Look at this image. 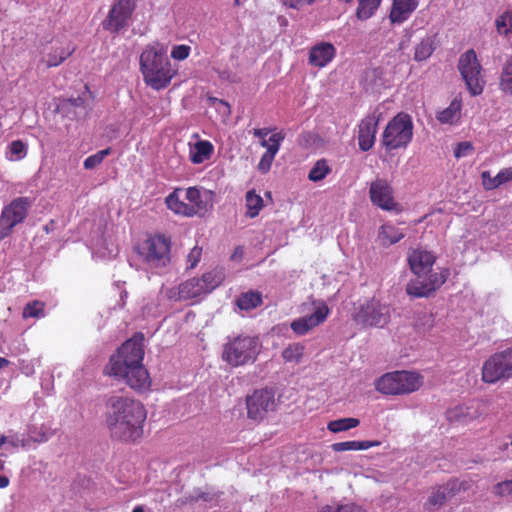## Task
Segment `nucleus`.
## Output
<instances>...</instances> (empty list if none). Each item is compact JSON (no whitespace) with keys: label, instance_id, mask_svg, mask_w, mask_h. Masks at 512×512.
<instances>
[{"label":"nucleus","instance_id":"nucleus-1","mask_svg":"<svg viewBox=\"0 0 512 512\" xmlns=\"http://www.w3.org/2000/svg\"><path fill=\"white\" fill-rule=\"evenodd\" d=\"M144 336L136 333L112 355L105 368L106 374L124 381L129 387L138 391H147L151 386V379L147 369L142 364L144 357Z\"/></svg>","mask_w":512,"mask_h":512},{"label":"nucleus","instance_id":"nucleus-2","mask_svg":"<svg viewBox=\"0 0 512 512\" xmlns=\"http://www.w3.org/2000/svg\"><path fill=\"white\" fill-rule=\"evenodd\" d=\"M144 406L134 399L112 395L106 400L105 422L113 438L130 441L143 434Z\"/></svg>","mask_w":512,"mask_h":512},{"label":"nucleus","instance_id":"nucleus-3","mask_svg":"<svg viewBox=\"0 0 512 512\" xmlns=\"http://www.w3.org/2000/svg\"><path fill=\"white\" fill-rule=\"evenodd\" d=\"M435 261V255L427 250L416 249L409 254L408 263L416 278L410 280L406 286L408 295L416 298L428 297L446 282L449 270L432 272Z\"/></svg>","mask_w":512,"mask_h":512},{"label":"nucleus","instance_id":"nucleus-4","mask_svg":"<svg viewBox=\"0 0 512 512\" xmlns=\"http://www.w3.org/2000/svg\"><path fill=\"white\" fill-rule=\"evenodd\" d=\"M140 69L145 83L155 90L166 88L177 72L167 58L166 48L159 43L143 50L140 55Z\"/></svg>","mask_w":512,"mask_h":512},{"label":"nucleus","instance_id":"nucleus-5","mask_svg":"<svg viewBox=\"0 0 512 512\" xmlns=\"http://www.w3.org/2000/svg\"><path fill=\"white\" fill-rule=\"evenodd\" d=\"M165 203L175 214L204 216L213 207V193L197 187L177 188L166 197Z\"/></svg>","mask_w":512,"mask_h":512},{"label":"nucleus","instance_id":"nucleus-6","mask_svg":"<svg viewBox=\"0 0 512 512\" xmlns=\"http://www.w3.org/2000/svg\"><path fill=\"white\" fill-rule=\"evenodd\" d=\"M262 345L257 337L238 335L229 337L223 345L222 360L231 367H240L256 361Z\"/></svg>","mask_w":512,"mask_h":512},{"label":"nucleus","instance_id":"nucleus-7","mask_svg":"<svg viewBox=\"0 0 512 512\" xmlns=\"http://www.w3.org/2000/svg\"><path fill=\"white\" fill-rule=\"evenodd\" d=\"M224 279L221 271L213 270L204 273L201 278H192L167 291V297L173 301L194 299L212 292Z\"/></svg>","mask_w":512,"mask_h":512},{"label":"nucleus","instance_id":"nucleus-8","mask_svg":"<svg viewBox=\"0 0 512 512\" xmlns=\"http://www.w3.org/2000/svg\"><path fill=\"white\" fill-rule=\"evenodd\" d=\"M423 384L420 374L410 371H395L381 376L376 382V389L382 394H408L418 390Z\"/></svg>","mask_w":512,"mask_h":512},{"label":"nucleus","instance_id":"nucleus-9","mask_svg":"<svg viewBox=\"0 0 512 512\" xmlns=\"http://www.w3.org/2000/svg\"><path fill=\"white\" fill-rule=\"evenodd\" d=\"M412 137V118L406 113H398L387 123L382 135V144L387 150L406 148Z\"/></svg>","mask_w":512,"mask_h":512},{"label":"nucleus","instance_id":"nucleus-10","mask_svg":"<svg viewBox=\"0 0 512 512\" xmlns=\"http://www.w3.org/2000/svg\"><path fill=\"white\" fill-rule=\"evenodd\" d=\"M353 318L365 327H384L390 321V308L373 297L360 304Z\"/></svg>","mask_w":512,"mask_h":512},{"label":"nucleus","instance_id":"nucleus-11","mask_svg":"<svg viewBox=\"0 0 512 512\" xmlns=\"http://www.w3.org/2000/svg\"><path fill=\"white\" fill-rule=\"evenodd\" d=\"M458 70L472 96L483 92L485 81L481 75L482 68L473 49L460 56Z\"/></svg>","mask_w":512,"mask_h":512},{"label":"nucleus","instance_id":"nucleus-12","mask_svg":"<svg viewBox=\"0 0 512 512\" xmlns=\"http://www.w3.org/2000/svg\"><path fill=\"white\" fill-rule=\"evenodd\" d=\"M138 253L151 268L165 267L170 262V244L164 236L148 238L139 245Z\"/></svg>","mask_w":512,"mask_h":512},{"label":"nucleus","instance_id":"nucleus-13","mask_svg":"<svg viewBox=\"0 0 512 512\" xmlns=\"http://www.w3.org/2000/svg\"><path fill=\"white\" fill-rule=\"evenodd\" d=\"M512 377V348L493 354L482 367V380L493 384Z\"/></svg>","mask_w":512,"mask_h":512},{"label":"nucleus","instance_id":"nucleus-14","mask_svg":"<svg viewBox=\"0 0 512 512\" xmlns=\"http://www.w3.org/2000/svg\"><path fill=\"white\" fill-rule=\"evenodd\" d=\"M30 209V202L26 197H18L5 206L0 215V240L8 237L13 228L22 223Z\"/></svg>","mask_w":512,"mask_h":512},{"label":"nucleus","instance_id":"nucleus-15","mask_svg":"<svg viewBox=\"0 0 512 512\" xmlns=\"http://www.w3.org/2000/svg\"><path fill=\"white\" fill-rule=\"evenodd\" d=\"M248 417L253 420H263L266 415L277 408V400L273 389L255 390L246 399Z\"/></svg>","mask_w":512,"mask_h":512},{"label":"nucleus","instance_id":"nucleus-16","mask_svg":"<svg viewBox=\"0 0 512 512\" xmlns=\"http://www.w3.org/2000/svg\"><path fill=\"white\" fill-rule=\"evenodd\" d=\"M134 10V0H115L103 22V27L112 33H119L125 30L129 25Z\"/></svg>","mask_w":512,"mask_h":512},{"label":"nucleus","instance_id":"nucleus-17","mask_svg":"<svg viewBox=\"0 0 512 512\" xmlns=\"http://www.w3.org/2000/svg\"><path fill=\"white\" fill-rule=\"evenodd\" d=\"M369 196L371 202L387 211H399V204L394 200L393 189L387 180L377 178L370 184Z\"/></svg>","mask_w":512,"mask_h":512},{"label":"nucleus","instance_id":"nucleus-18","mask_svg":"<svg viewBox=\"0 0 512 512\" xmlns=\"http://www.w3.org/2000/svg\"><path fill=\"white\" fill-rule=\"evenodd\" d=\"M328 306L321 302L316 306L315 311L308 315L295 319L291 322V329L297 335H305L316 326L323 323L329 315Z\"/></svg>","mask_w":512,"mask_h":512},{"label":"nucleus","instance_id":"nucleus-19","mask_svg":"<svg viewBox=\"0 0 512 512\" xmlns=\"http://www.w3.org/2000/svg\"><path fill=\"white\" fill-rule=\"evenodd\" d=\"M335 56L336 48L332 43L320 42L311 47L308 61L314 67L324 68Z\"/></svg>","mask_w":512,"mask_h":512},{"label":"nucleus","instance_id":"nucleus-20","mask_svg":"<svg viewBox=\"0 0 512 512\" xmlns=\"http://www.w3.org/2000/svg\"><path fill=\"white\" fill-rule=\"evenodd\" d=\"M378 120L375 116H367L359 124L358 143L362 151L370 150L374 143L377 132Z\"/></svg>","mask_w":512,"mask_h":512},{"label":"nucleus","instance_id":"nucleus-21","mask_svg":"<svg viewBox=\"0 0 512 512\" xmlns=\"http://www.w3.org/2000/svg\"><path fill=\"white\" fill-rule=\"evenodd\" d=\"M419 0H393L389 19L392 23L401 24L417 9Z\"/></svg>","mask_w":512,"mask_h":512},{"label":"nucleus","instance_id":"nucleus-22","mask_svg":"<svg viewBox=\"0 0 512 512\" xmlns=\"http://www.w3.org/2000/svg\"><path fill=\"white\" fill-rule=\"evenodd\" d=\"M214 152V146L208 140H198L196 143H189V158L193 164H201L209 160Z\"/></svg>","mask_w":512,"mask_h":512},{"label":"nucleus","instance_id":"nucleus-23","mask_svg":"<svg viewBox=\"0 0 512 512\" xmlns=\"http://www.w3.org/2000/svg\"><path fill=\"white\" fill-rule=\"evenodd\" d=\"M285 135L282 132H275L270 136V141L274 142L271 148H269V151H266L259 163H258V170L261 173H267L272 165V162L278 153L280 149L281 142L284 140Z\"/></svg>","mask_w":512,"mask_h":512},{"label":"nucleus","instance_id":"nucleus-24","mask_svg":"<svg viewBox=\"0 0 512 512\" xmlns=\"http://www.w3.org/2000/svg\"><path fill=\"white\" fill-rule=\"evenodd\" d=\"M482 183L485 189L494 190L501 185L512 182V167L500 170L496 176L492 177L489 171L481 174Z\"/></svg>","mask_w":512,"mask_h":512},{"label":"nucleus","instance_id":"nucleus-25","mask_svg":"<svg viewBox=\"0 0 512 512\" xmlns=\"http://www.w3.org/2000/svg\"><path fill=\"white\" fill-rule=\"evenodd\" d=\"M453 495V487H450L449 485L440 486L432 491L425 503V507L428 511L438 510L447 501V499Z\"/></svg>","mask_w":512,"mask_h":512},{"label":"nucleus","instance_id":"nucleus-26","mask_svg":"<svg viewBox=\"0 0 512 512\" xmlns=\"http://www.w3.org/2000/svg\"><path fill=\"white\" fill-rule=\"evenodd\" d=\"M479 416V412L474 407L469 406H457L449 409L446 412V417L449 422L456 423H466L476 417Z\"/></svg>","mask_w":512,"mask_h":512},{"label":"nucleus","instance_id":"nucleus-27","mask_svg":"<svg viewBox=\"0 0 512 512\" xmlns=\"http://www.w3.org/2000/svg\"><path fill=\"white\" fill-rule=\"evenodd\" d=\"M462 102L460 99L455 98L450 105L438 112L437 119L443 124H453L460 119Z\"/></svg>","mask_w":512,"mask_h":512},{"label":"nucleus","instance_id":"nucleus-28","mask_svg":"<svg viewBox=\"0 0 512 512\" xmlns=\"http://www.w3.org/2000/svg\"><path fill=\"white\" fill-rule=\"evenodd\" d=\"M404 236L405 233L402 230L390 224L382 225L378 234L380 242L385 246L397 243Z\"/></svg>","mask_w":512,"mask_h":512},{"label":"nucleus","instance_id":"nucleus-29","mask_svg":"<svg viewBox=\"0 0 512 512\" xmlns=\"http://www.w3.org/2000/svg\"><path fill=\"white\" fill-rule=\"evenodd\" d=\"M436 48L435 37L426 36L415 47L414 60L421 62L428 59Z\"/></svg>","mask_w":512,"mask_h":512},{"label":"nucleus","instance_id":"nucleus-30","mask_svg":"<svg viewBox=\"0 0 512 512\" xmlns=\"http://www.w3.org/2000/svg\"><path fill=\"white\" fill-rule=\"evenodd\" d=\"M382 0H358L356 9V17L361 21L371 18L378 8Z\"/></svg>","mask_w":512,"mask_h":512},{"label":"nucleus","instance_id":"nucleus-31","mask_svg":"<svg viewBox=\"0 0 512 512\" xmlns=\"http://www.w3.org/2000/svg\"><path fill=\"white\" fill-rule=\"evenodd\" d=\"M379 442L377 441H345V442H337L332 445V449L335 452H343L349 450H367L371 447L378 446Z\"/></svg>","mask_w":512,"mask_h":512},{"label":"nucleus","instance_id":"nucleus-32","mask_svg":"<svg viewBox=\"0 0 512 512\" xmlns=\"http://www.w3.org/2000/svg\"><path fill=\"white\" fill-rule=\"evenodd\" d=\"M304 350H305V346L301 343L289 344L282 351V358L287 363L298 364L303 357Z\"/></svg>","mask_w":512,"mask_h":512},{"label":"nucleus","instance_id":"nucleus-33","mask_svg":"<svg viewBox=\"0 0 512 512\" xmlns=\"http://www.w3.org/2000/svg\"><path fill=\"white\" fill-rule=\"evenodd\" d=\"M360 424V421L357 418H341L332 420L328 423L327 428L329 431L333 433L347 431L351 428H355Z\"/></svg>","mask_w":512,"mask_h":512},{"label":"nucleus","instance_id":"nucleus-34","mask_svg":"<svg viewBox=\"0 0 512 512\" xmlns=\"http://www.w3.org/2000/svg\"><path fill=\"white\" fill-rule=\"evenodd\" d=\"M262 302L261 295L257 292H247L242 294L237 299V306L241 310H251L256 308L258 305H260Z\"/></svg>","mask_w":512,"mask_h":512},{"label":"nucleus","instance_id":"nucleus-35","mask_svg":"<svg viewBox=\"0 0 512 512\" xmlns=\"http://www.w3.org/2000/svg\"><path fill=\"white\" fill-rule=\"evenodd\" d=\"M73 52L71 48H55L53 49L46 58L47 67H56L60 65L65 59H67Z\"/></svg>","mask_w":512,"mask_h":512},{"label":"nucleus","instance_id":"nucleus-36","mask_svg":"<svg viewBox=\"0 0 512 512\" xmlns=\"http://www.w3.org/2000/svg\"><path fill=\"white\" fill-rule=\"evenodd\" d=\"M330 172L331 168L327 161L325 159H320L309 171L308 179L312 182H319L323 180Z\"/></svg>","mask_w":512,"mask_h":512},{"label":"nucleus","instance_id":"nucleus-37","mask_svg":"<svg viewBox=\"0 0 512 512\" xmlns=\"http://www.w3.org/2000/svg\"><path fill=\"white\" fill-rule=\"evenodd\" d=\"M247 215L251 218L257 216L263 207V199L254 191H248L246 194Z\"/></svg>","mask_w":512,"mask_h":512},{"label":"nucleus","instance_id":"nucleus-38","mask_svg":"<svg viewBox=\"0 0 512 512\" xmlns=\"http://www.w3.org/2000/svg\"><path fill=\"white\" fill-rule=\"evenodd\" d=\"M497 32L504 36L512 34V10L503 12L495 20Z\"/></svg>","mask_w":512,"mask_h":512},{"label":"nucleus","instance_id":"nucleus-39","mask_svg":"<svg viewBox=\"0 0 512 512\" xmlns=\"http://www.w3.org/2000/svg\"><path fill=\"white\" fill-rule=\"evenodd\" d=\"M45 304L41 301H32L25 305L22 316L23 318H43Z\"/></svg>","mask_w":512,"mask_h":512},{"label":"nucleus","instance_id":"nucleus-40","mask_svg":"<svg viewBox=\"0 0 512 512\" xmlns=\"http://www.w3.org/2000/svg\"><path fill=\"white\" fill-rule=\"evenodd\" d=\"M27 154V145L21 140H15L8 146V159L18 161Z\"/></svg>","mask_w":512,"mask_h":512},{"label":"nucleus","instance_id":"nucleus-41","mask_svg":"<svg viewBox=\"0 0 512 512\" xmlns=\"http://www.w3.org/2000/svg\"><path fill=\"white\" fill-rule=\"evenodd\" d=\"M111 153V149L107 148L104 150H100L97 153L87 157L84 160L83 166L87 170H91L96 168L98 165H100L106 156H108Z\"/></svg>","mask_w":512,"mask_h":512},{"label":"nucleus","instance_id":"nucleus-42","mask_svg":"<svg viewBox=\"0 0 512 512\" xmlns=\"http://www.w3.org/2000/svg\"><path fill=\"white\" fill-rule=\"evenodd\" d=\"M500 86L504 92L512 93V61L503 67Z\"/></svg>","mask_w":512,"mask_h":512},{"label":"nucleus","instance_id":"nucleus-43","mask_svg":"<svg viewBox=\"0 0 512 512\" xmlns=\"http://www.w3.org/2000/svg\"><path fill=\"white\" fill-rule=\"evenodd\" d=\"M216 499V494L209 491H195L189 495L190 502L212 503Z\"/></svg>","mask_w":512,"mask_h":512},{"label":"nucleus","instance_id":"nucleus-44","mask_svg":"<svg viewBox=\"0 0 512 512\" xmlns=\"http://www.w3.org/2000/svg\"><path fill=\"white\" fill-rule=\"evenodd\" d=\"M191 52V47L188 45H175L171 50V57L177 61H183L188 58Z\"/></svg>","mask_w":512,"mask_h":512},{"label":"nucleus","instance_id":"nucleus-45","mask_svg":"<svg viewBox=\"0 0 512 512\" xmlns=\"http://www.w3.org/2000/svg\"><path fill=\"white\" fill-rule=\"evenodd\" d=\"M202 248L195 246L191 249L189 254L187 255V263L189 268H194L198 264L201 259Z\"/></svg>","mask_w":512,"mask_h":512},{"label":"nucleus","instance_id":"nucleus-46","mask_svg":"<svg viewBox=\"0 0 512 512\" xmlns=\"http://www.w3.org/2000/svg\"><path fill=\"white\" fill-rule=\"evenodd\" d=\"M494 493L499 496L512 494V479L498 483L494 487Z\"/></svg>","mask_w":512,"mask_h":512},{"label":"nucleus","instance_id":"nucleus-47","mask_svg":"<svg viewBox=\"0 0 512 512\" xmlns=\"http://www.w3.org/2000/svg\"><path fill=\"white\" fill-rule=\"evenodd\" d=\"M472 149H473V147H472L471 143H469V142H461L455 148L454 156L457 159L462 158V157H466V156H468L470 154Z\"/></svg>","mask_w":512,"mask_h":512},{"label":"nucleus","instance_id":"nucleus-48","mask_svg":"<svg viewBox=\"0 0 512 512\" xmlns=\"http://www.w3.org/2000/svg\"><path fill=\"white\" fill-rule=\"evenodd\" d=\"M416 326L418 328H423V330H430L434 326V319L432 315L426 313L422 314L418 318Z\"/></svg>","mask_w":512,"mask_h":512},{"label":"nucleus","instance_id":"nucleus-49","mask_svg":"<svg viewBox=\"0 0 512 512\" xmlns=\"http://www.w3.org/2000/svg\"><path fill=\"white\" fill-rule=\"evenodd\" d=\"M315 0H285L284 1V4L286 6H288L289 8H293V9H301L303 8L304 6L306 5H310L314 2Z\"/></svg>","mask_w":512,"mask_h":512},{"label":"nucleus","instance_id":"nucleus-50","mask_svg":"<svg viewBox=\"0 0 512 512\" xmlns=\"http://www.w3.org/2000/svg\"><path fill=\"white\" fill-rule=\"evenodd\" d=\"M338 512H365L362 507L354 503L338 504Z\"/></svg>","mask_w":512,"mask_h":512},{"label":"nucleus","instance_id":"nucleus-51","mask_svg":"<svg viewBox=\"0 0 512 512\" xmlns=\"http://www.w3.org/2000/svg\"><path fill=\"white\" fill-rule=\"evenodd\" d=\"M51 434L49 432H40L38 435H33L30 432V438L34 440L35 442H46L50 438Z\"/></svg>","mask_w":512,"mask_h":512},{"label":"nucleus","instance_id":"nucleus-52","mask_svg":"<svg viewBox=\"0 0 512 512\" xmlns=\"http://www.w3.org/2000/svg\"><path fill=\"white\" fill-rule=\"evenodd\" d=\"M270 133L269 128H258L253 130V135L259 138L260 141L266 139L267 135Z\"/></svg>","mask_w":512,"mask_h":512},{"label":"nucleus","instance_id":"nucleus-53","mask_svg":"<svg viewBox=\"0 0 512 512\" xmlns=\"http://www.w3.org/2000/svg\"><path fill=\"white\" fill-rule=\"evenodd\" d=\"M218 74H219V77L223 80H226L229 82L235 81V76L229 71H221V72H218Z\"/></svg>","mask_w":512,"mask_h":512},{"label":"nucleus","instance_id":"nucleus-54","mask_svg":"<svg viewBox=\"0 0 512 512\" xmlns=\"http://www.w3.org/2000/svg\"><path fill=\"white\" fill-rule=\"evenodd\" d=\"M244 255V249L242 247H237L232 254L231 258L233 260H240Z\"/></svg>","mask_w":512,"mask_h":512},{"label":"nucleus","instance_id":"nucleus-55","mask_svg":"<svg viewBox=\"0 0 512 512\" xmlns=\"http://www.w3.org/2000/svg\"><path fill=\"white\" fill-rule=\"evenodd\" d=\"M319 512H338V505H325L319 510Z\"/></svg>","mask_w":512,"mask_h":512},{"label":"nucleus","instance_id":"nucleus-56","mask_svg":"<svg viewBox=\"0 0 512 512\" xmlns=\"http://www.w3.org/2000/svg\"><path fill=\"white\" fill-rule=\"evenodd\" d=\"M260 144L262 147L266 148V151H269V148L272 147L274 142H271L270 138H269V139H263L262 141H260Z\"/></svg>","mask_w":512,"mask_h":512},{"label":"nucleus","instance_id":"nucleus-57","mask_svg":"<svg viewBox=\"0 0 512 512\" xmlns=\"http://www.w3.org/2000/svg\"><path fill=\"white\" fill-rule=\"evenodd\" d=\"M9 485V479L6 476L0 475V488H5Z\"/></svg>","mask_w":512,"mask_h":512},{"label":"nucleus","instance_id":"nucleus-58","mask_svg":"<svg viewBox=\"0 0 512 512\" xmlns=\"http://www.w3.org/2000/svg\"><path fill=\"white\" fill-rule=\"evenodd\" d=\"M8 365H9V360H7L6 358L0 357V369L6 367Z\"/></svg>","mask_w":512,"mask_h":512},{"label":"nucleus","instance_id":"nucleus-59","mask_svg":"<svg viewBox=\"0 0 512 512\" xmlns=\"http://www.w3.org/2000/svg\"><path fill=\"white\" fill-rule=\"evenodd\" d=\"M132 512H144V508L141 505L134 507Z\"/></svg>","mask_w":512,"mask_h":512},{"label":"nucleus","instance_id":"nucleus-60","mask_svg":"<svg viewBox=\"0 0 512 512\" xmlns=\"http://www.w3.org/2000/svg\"><path fill=\"white\" fill-rule=\"evenodd\" d=\"M81 102H82L81 98H77V99H73V100H72V104H73L74 106H78V105H80V103H81Z\"/></svg>","mask_w":512,"mask_h":512},{"label":"nucleus","instance_id":"nucleus-61","mask_svg":"<svg viewBox=\"0 0 512 512\" xmlns=\"http://www.w3.org/2000/svg\"><path fill=\"white\" fill-rule=\"evenodd\" d=\"M6 441H7V438H6L5 436H1V437H0V447H1L2 445H4V444L6 443Z\"/></svg>","mask_w":512,"mask_h":512},{"label":"nucleus","instance_id":"nucleus-62","mask_svg":"<svg viewBox=\"0 0 512 512\" xmlns=\"http://www.w3.org/2000/svg\"><path fill=\"white\" fill-rule=\"evenodd\" d=\"M6 441H7V438H6L5 436H1V437H0V447H1L2 445H4V444L6 443Z\"/></svg>","mask_w":512,"mask_h":512},{"label":"nucleus","instance_id":"nucleus-63","mask_svg":"<svg viewBox=\"0 0 512 512\" xmlns=\"http://www.w3.org/2000/svg\"><path fill=\"white\" fill-rule=\"evenodd\" d=\"M501 449H502V450H507V449H508V444H507V443L503 444V445L501 446Z\"/></svg>","mask_w":512,"mask_h":512},{"label":"nucleus","instance_id":"nucleus-64","mask_svg":"<svg viewBox=\"0 0 512 512\" xmlns=\"http://www.w3.org/2000/svg\"><path fill=\"white\" fill-rule=\"evenodd\" d=\"M404 48H405V43H404V42H401V43L399 44V49H404Z\"/></svg>","mask_w":512,"mask_h":512}]
</instances>
